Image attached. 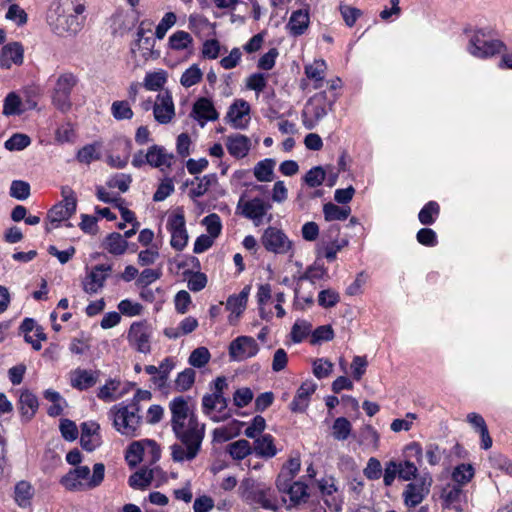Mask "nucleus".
I'll return each mask as SVG.
<instances>
[{
    "instance_id": "13",
    "label": "nucleus",
    "mask_w": 512,
    "mask_h": 512,
    "mask_svg": "<svg viewBox=\"0 0 512 512\" xmlns=\"http://www.w3.org/2000/svg\"><path fill=\"white\" fill-rule=\"evenodd\" d=\"M154 118L160 124L169 123L175 115L172 96L168 91L160 93L153 105Z\"/></svg>"
},
{
    "instance_id": "6",
    "label": "nucleus",
    "mask_w": 512,
    "mask_h": 512,
    "mask_svg": "<svg viewBox=\"0 0 512 512\" xmlns=\"http://www.w3.org/2000/svg\"><path fill=\"white\" fill-rule=\"evenodd\" d=\"M504 44L499 40L487 41L484 39V34L477 31L469 41L467 50L469 53L478 58H488L501 52Z\"/></svg>"
},
{
    "instance_id": "49",
    "label": "nucleus",
    "mask_w": 512,
    "mask_h": 512,
    "mask_svg": "<svg viewBox=\"0 0 512 512\" xmlns=\"http://www.w3.org/2000/svg\"><path fill=\"white\" fill-rule=\"evenodd\" d=\"M111 112L116 120H128L133 117V111L127 101L113 102Z\"/></svg>"
},
{
    "instance_id": "62",
    "label": "nucleus",
    "mask_w": 512,
    "mask_h": 512,
    "mask_svg": "<svg viewBox=\"0 0 512 512\" xmlns=\"http://www.w3.org/2000/svg\"><path fill=\"white\" fill-rule=\"evenodd\" d=\"M132 177L129 174H116L107 181L109 188H118L121 192H126L129 189Z\"/></svg>"
},
{
    "instance_id": "33",
    "label": "nucleus",
    "mask_w": 512,
    "mask_h": 512,
    "mask_svg": "<svg viewBox=\"0 0 512 512\" xmlns=\"http://www.w3.org/2000/svg\"><path fill=\"white\" fill-rule=\"evenodd\" d=\"M350 207H340L331 202L324 204L323 213L326 221L345 220L350 215Z\"/></svg>"
},
{
    "instance_id": "61",
    "label": "nucleus",
    "mask_w": 512,
    "mask_h": 512,
    "mask_svg": "<svg viewBox=\"0 0 512 512\" xmlns=\"http://www.w3.org/2000/svg\"><path fill=\"white\" fill-rule=\"evenodd\" d=\"M203 224L206 226L207 232L209 233L210 237L216 238L221 233V220L217 214L213 213L206 216L203 219Z\"/></svg>"
},
{
    "instance_id": "3",
    "label": "nucleus",
    "mask_w": 512,
    "mask_h": 512,
    "mask_svg": "<svg viewBox=\"0 0 512 512\" xmlns=\"http://www.w3.org/2000/svg\"><path fill=\"white\" fill-rule=\"evenodd\" d=\"M105 475L103 463H96L93 466V474L90 477L88 466H77L66 473L61 479V485L69 491H85L98 487Z\"/></svg>"
},
{
    "instance_id": "29",
    "label": "nucleus",
    "mask_w": 512,
    "mask_h": 512,
    "mask_svg": "<svg viewBox=\"0 0 512 512\" xmlns=\"http://www.w3.org/2000/svg\"><path fill=\"white\" fill-rule=\"evenodd\" d=\"M226 452L233 460L240 461L250 455L253 451L252 445L248 440L240 439L228 444L226 446Z\"/></svg>"
},
{
    "instance_id": "58",
    "label": "nucleus",
    "mask_w": 512,
    "mask_h": 512,
    "mask_svg": "<svg viewBox=\"0 0 512 512\" xmlns=\"http://www.w3.org/2000/svg\"><path fill=\"white\" fill-rule=\"evenodd\" d=\"M30 195L29 183L21 180H14L10 187V196L18 200H25Z\"/></svg>"
},
{
    "instance_id": "46",
    "label": "nucleus",
    "mask_w": 512,
    "mask_h": 512,
    "mask_svg": "<svg viewBox=\"0 0 512 512\" xmlns=\"http://www.w3.org/2000/svg\"><path fill=\"white\" fill-rule=\"evenodd\" d=\"M325 68V62L323 60L315 61L314 64L308 65L305 67V74L309 79H312L316 82L314 85L315 89L321 87L319 83L323 81V72Z\"/></svg>"
},
{
    "instance_id": "9",
    "label": "nucleus",
    "mask_w": 512,
    "mask_h": 512,
    "mask_svg": "<svg viewBox=\"0 0 512 512\" xmlns=\"http://www.w3.org/2000/svg\"><path fill=\"white\" fill-rule=\"evenodd\" d=\"M152 328L147 321L134 322L128 331V340L140 353L148 354L151 351L150 338Z\"/></svg>"
},
{
    "instance_id": "45",
    "label": "nucleus",
    "mask_w": 512,
    "mask_h": 512,
    "mask_svg": "<svg viewBox=\"0 0 512 512\" xmlns=\"http://www.w3.org/2000/svg\"><path fill=\"white\" fill-rule=\"evenodd\" d=\"M439 212V205L435 201H430L420 210L419 221L423 225H431L435 221L434 216H437Z\"/></svg>"
},
{
    "instance_id": "15",
    "label": "nucleus",
    "mask_w": 512,
    "mask_h": 512,
    "mask_svg": "<svg viewBox=\"0 0 512 512\" xmlns=\"http://www.w3.org/2000/svg\"><path fill=\"white\" fill-rule=\"evenodd\" d=\"M112 270L110 265L100 264L96 265L83 281V289L86 293H96L103 287L105 280L108 277V272Z\"/></svg>"
},
{
    "instance_id": "16",
    "label": "nucleus",
    "mask_w": 512,
    "mask_h": 512,
    "mask_svg": "<svg viewBox=\"0 0 512 512\" xmlns=\"http://www.w3.org/2000/svg\"><path fill=\"white\" fill-rule=\"evenodd\" d=\"M24 49L21 43L12 42L4 45L0 53V66L5 69L11 68L13 64L23 63Z\"/></svg>"
},
{
    "instance_id": "55",
    "label": "nucleus",
    "mask_w": 512,
    "mask_h": 512,
    "mask_svg": "<svg viewBox=\"0 0 512 512\" xmlns=\"http://www.w3.org/2000/svg\"><path fill=\"white\" fill-rule=\"evenodd\" d=\"M311 324L307 321H297L291 330V338L294 343L302 342L311 331Z\"/></svg>"
},
{
    "instance_id": "11",
    "label": "nucleus",
    "mask_w": 512,
    "mask_h": 512,
    "mask_svg": "<svg viewBox=\"0 0 512 512\" xmlns=\"http://www.w3.org/2000/svg\"><path fill=\"white\" fill-rule=\"evenodd\" d=\"M340 228L338 225H331L328 230L322 236V249L324 251V257L332 262L336 259L337 252L348 244L347 240H338Z\"/></svg>"
},
{
    "instance_id": "32",
    "label": "nucleus",
    "mask_w": 512,
    "mask_h": 512,
    "mask_svg": "<svg viewBox=\"0 0 512 512\" xmlns=\"http://www.w3.org/2000/svg\"><path fill=\"white\" fill-rule=\"evenodd\" d=\"M243 423L234 420L226 427L216 428L213 431V439L218 442L228 441L240 434Z\"/></svg>"
},
{
    "instance_id": "56",
    "label": "nucleus",
    "mask_w": 512,
    "mask_h": 512,
    "mask_svg": "<svg viewBox=\"0 0 512 512\" xmlns=\"http://www.w3.org/2000/svg\"><path fill=\"white\" fill-rule=\"evenodd\" d=\"M174 192L173 180L170 177H165L158 185L156 192L153 195L155 202L164 201L168 196Z\"/></svg>"
},
{
    "instance_id": "37",
    "label": "nucleus",
    "mask_w": 512,
    "mask_h": 512,
    "mask_svg": "<svg viewBox=\"0 0 512 512\" xmlns=\"http://www.w3.org/2000/svg\"><path fill=\"white\" fill-rule=\"evenodd\" d=\"M78 78L72 72H65L59 75L54 90L71 95L73 88L77 85Z\"/></svg>"
},
{
    "instance_id": "40",
    "label": "nucleus",
    "mask_w": 512,
    "mask_h": 512,
    "mask_svg": "<svg viewBox=\"0 0 512 512\" xmlns=\"http://www.w3.org/2000/svg\"><path fill=\"white\" fill-rule=\"evenodd\" d=\"M175 366V363L173 361L172 358L170 357H167L165 358L161 364L159 365L158 369H159V375L157 376H154L152 378L153 382L159 387V388H163L166 386L167 384V380H168V377H169V374L170 372L172 371V369L174 368Z\"/></svg>"
},
{
    "instance_id": "63",
    "label": "nucleus",
    "mask_w": 512,
    "mask_h": 512,
    "mask_svg": "<svg viewBox=\"0 0 512 512\" xmlns=\"http://www.w3.org/2000/svg\"><path fill=\"white\" fill-rule=\"evenodd\" d=\"M6 18L15 22L18 26H22L27 22V13L17 4L9 6Z\"/></svg>"
},
{
    "instance_id": "30",
    "label": "nucleus",
    "mask_w": 512,
    "mask_h": 512,
    "mask_svg": "<svg viewBox=\"0 0 512 512\" xmlns=\"http://www.w3.org/2000/svg\"><path fill=\"white\" fill-rule=\"evenodd\" d=\"M155 39L152 36H147L142 39H136L134 46L131 48V53L135 54V47L138 49H142V56L145 60L148 59H158L160 57V52L154 49Z\"/></svg>"
},
{
    "instance_id": "59",
    "label": "nucleus",
    "mask_w": 512,
    "mask_h": 512,
    "mask_svg": "<svg viewBox=\"0 0 512 512\" xmlns=\"http://www.w3.org/2000/svg\"><path fill=\"white\" fill-rule=\"evenodd\" d=\"M144 448L140 442H133L130 444L127 453L126 460L131 467H135L142 461V455Z\"/></svg>"
},
{
    "instance_id": "4",
    "label": "nucleus",
    "mask_w": 512,
    "mask_h": 512,
    "mask_svg": "<svg viewBox=\"0 0 512 512\" xmlns=\"http://www.w3.org/2000/svg\"><path fill=\"white\" fill-rule=\"evenodd\" d=\"M138 403L132 402L129 405L123 403L114 406L110 413L113 417L115 429L122 435L134 437L141 423V416L138 414Z\"/></svg>"
},
{
    "instance_id": "34",
    "label": "nucleus",
    "mask_w": 512,
    "mask_h": 512,
    "mask_svg": "<svg viewBox=\"0 0 512 512\" xmlns=\"http://www.w3.org/2000/svg\"><path fill=\"white\" fill-rule=\"evenodd\" d=\"M24 111L22 101L16 93L11 92L5 97L3 104V114L5 116L21 115Z\"/></svg>"
},
{
    "instance_id": "17",
    "label": "nucleus",
    "mask_w": 512,
    "mask_h": 512,
    "mask_svg": "<svg viewBox=\"0 0 512 512\" xmlns=\"http://www.w3.org/2000/svg\"><path fill=\"white\" fill-rule=\"evenodd\" d=\"M238 207L242 208V214L246 218L260 222L271 206L258 197L246 202H243V197H241Z\"/></svg>"
},
{
    "instance_id": "41",
    "label": "nucleus",
    "mask_w": 512,
    "mask_h": 512,
    "mask_svg": "<svg viewBox=\"0 0 512 512\" xmlns=\"http://www.w3.org/2000/svg\"><path fill=\"white\" fill-rule=\"evenodd\" d=\"M203 73L197 64H193L191 67L186 69L180 79L182 86L189 88L196 85L202 79Z\"/></svg>"
},
{
    "instance_id": "23",
    "label": "nucleus",
    "mask_w": 512,
    "mask_h": 512,
    "mask_svg": "<svg viewBox=\"0 0 512 512\" xmlns=\"http://www.w3.org/2000/svg\"><path fill=\"white\" fill-rule=\"evenodd\" d=\"M197 120L215 121L219 114L216 111L213 102L205 97L198 99L193 105V111Z\"/></svg>"
},
{
    "instance_id": "53",
    "label": "nucleus",
    "mask_w": 512,
    "mask_h": 512,
    "mask_svg": "<svg viewBox=\"0 0 512 512\" xmlns=\"http://www.w3.org/2000/svg\"><path fill=\"white\" fill-rule=\"evenodd\" d=\"M474 475V469L470 464H461L457 466L453 473L452 478L458 484L468 483Z\"/></svg>"
},
{
    "instance_id": "52",
    "label": "nucleus",
    "mask_w": 512,
    "mask_h": 512,
    "mask_svg": "<svg viewBox=\"0 0 512 512\" xmlns=\"http://www.w3.org/2000/svg\"><path fill=\"white\" fill-rule=\"evenodd\" d=\"M31 143L28 135L22 133H15L6 142L5 148L9 151L23 150Z\"/></svg>"
},
{
    "instance_id": "39",
    "label": "nucleus",
    "mask_w": 512,
    "mask_h": 512,
    "mask_svg": "<svg viewBox=\"0 0 512 512\" xmlns=\"http://www.w3.org/2000/svg\"><path fill=\"white\" fill-rule=\"evenodd\" d=\"M332 435L336 440H346L352 430L350 421L345 417L336 418L332 426Z\"/></svg>"
},
{
    "instance_id": "44",
    "label": "nucleus",
    "mask_w": 512,
    "mask_h": 512,
    "mask_svg": "<svg viewBox=\"0 0 512 512\" xmlns=\"http://www.w3.org/2000/svg\"><path fill=\"white\" fill-rule=\"evenodd\" d=\"M196 373L192 368H186L180 372L175 380V386L178 391L189 390L195 382Z\"/></svg>"
},
{
    "instance_id": "26",
    "label": "nucleus",
    "mask_w": 512,
    "mask_h": 512,
    "mask_svg": "<svg viewBox=\"0 0 512 512\" xmlns=\"http://www.w3.org/2000/svg\"><path fill=\"white\" fill-rule=\"evenodd\" d=\"M249 292L250 287L245 286L239 294L231 295L227 299L226 308L234 313L237 318L246 308Z\"/></svg>"
},
{
    "instance_id": "2",
    "label": "nucleus",
    "mask_w": 512,
    "mask_h": 512,
    "mask_svg": "<svg viewBox=\"0 0 512 512\" xmlns=\"http://www.w3.org/2000/svg\"><path fill=\"white\" fill-rule=\"evenodd\" d=\"M85 10L79 0H56L48 10L47 22L52 31L58 36H75L83 26L79 20Z\"/></svg>"
},
{
    "instance_id": "19",
    "label": "nucleus",
    "mask_w": 512,
    "mask_h": 512,
    "mask_svg": "<svg viewBox=\"0 0 512 512\" xmlns=\"http://www.w3.org/2000/svg\"><path fill=\"white\" fill-rule=\"evenodd\" d=\"M317 385L313 381H305L297 390V393L290 403L292 412L302 413L308 406L309 397L315 392Z\"/></svg>"
},
{
    "instance_id": "8",
    "label": "nucleus",
    "mask_w": 512,
    "mask_h": 512,
    "mask_svg": "<svg viewBox=\"0 0 512 512\" xmlns=\"http://www.w3.org/2000/svg\"><path fill=\"white\" fill-rule=\"evenodd\" d=\"M261 242L267 251L276 254H286L292 248V242L285 233L275 227H268L264 231Z\"/></svg>"
},
{
    "instance_id": "42",
    "label": "nucleus",
    "mask_w": 512,
    "mask_h": 512,
    "mask_svg": "<svg viewBox=\"0 0 512 512\" xmlns=\"http://www.w3.org/2000/svg\"><path fill=\"white\" fill-rule=\"evenodd\" d=\"M192 42V36L186 31H176L169 38V46L174 50L186 49Z\"/></svg>"
},
{
    "instance_id": "5",
    "label": "nucleus",
    "mask_w": 512,
    "mask_h": 512,
    "mask_svg": "<svg viewBox=\"0 0 512 512\" xmlns=\"http://www.w3.org/2000/svg\"><path fill=\"white\" fill-rule=\"evenodd\" d=\"M332 109V101L327 99L325 92H320L311 97L302 111L303 124L307 129H312L315 123L325 117Z\"/></svg>"
},
{
    "instance_id": "57",
    "label": "nucleus",
    "mask_w": 512,
    "mask_h": 512,
    "mask_svg": "<svg viewBox=\"0 0 512 512\" xmlns=\"http://www.w3.org/2000/svg\"><path fill=\"white\" fill-rule=\"evenodd\" d=\"M266 427L264 417L257 415L253 418L252 423L245 429L244 435L251 439L258 438Z\"/></svg>"
},
{
    "instance_id": "36",
    "label": "nucleus",
    "mask_w": 512,
    "mask_h": 512,
    "mask_svg": "<svg viewBox=\"0 0 512 512\" xmlns=\"http://www.w3.org/2000/svg\"><path fill=\"white\" fill-rule=\"evenodd\" d=\"M274 165L275 161L272 159H265L258 162L254 167V176L261 182L272 181Z\"/></svg>"
},
{
    "instance_id": "48",
    "label": "nucleus",
    "mask_w": 512,
    "mask_h": 512,
    "mask_svg": "<svg viewBox=\"0 0 512 512\" xmlns=\"http://www.w3.org/2000/svg\"><path fill=\"white\" fill-rule=\"evenodd\" d=\"M184 275H189L187 286L193 292H199L207 285V276L202 272L185 271Z\"/></svg>"
},
{
    "instance_id": "10",
    "label": "nucleus",
    "mask_w": 512,
    "mask_h": 512,
    "mask_svg": "<svg viewBox=\"0 0 512 512\" xmlns=\"http://www.w3.org/2000/svg\"><path fill=\"white\" fill-rule=\"evenodd\" d=\"M259 351L256 340L249 336H239L229 345V356L232 360L242 361L255 356Z\"/></svg>"
},
{
    "instance_id": "24",
    "label": "nucleus",
    "mask_w": 512,
    "mask_h": 512,
    "mask_svg": "<svg viewBox=\"0 0 512 512\" xmlns=\"http://www.w3.org/2000/svg\"><path fill=\"white\" fill-rule=\"evenodd\" d=\"M228 152L236 157L243 158L245 157L250 149V140L248 137L236 134L229 136L226 142Z\"/></svg>"
},
{
    "instance_id": "38",
    "label": "nucleus",
    "mask_w": 512,
    "mask_h": 512,
    "mask_svg": "<svg viewBox=\"0 0 512 512\" xmlns=\"http://www.w3.org/2000/svg\"><path fill=\"white\" fill-rule=\"evenodd\" d=\"M153 480V470H139L129 477V485L134 489H146Z\"/></svg>"
},
{
    "instance_id": "12",
    "label": "nucleus",
    "mask_w": 512,
    "mask_h": 512,
    "mask_svg": "<svg viewBox=\"0 0 512 512\" xmlns=\"http://www.w3.org/2000/svg\"><path fill=\"white\" fill-rule=\"evenodd\" d=\"M431 482V478H423L419 482L407 484L403 492L404 504L408 508H413L419 505L429 493V486L431 485Z\"/></svg>"
},
{
    "instance_id": "18",
    "label": "nucleus",
    "mask_w": 512,
    "mask_h": 512,
    "mask_svg": "<svg viewBox=\"0 0 512 512\" xmlns=\"http://www.w3.org/2000/svg\"><path fill=\"white\" fill-rule=\"evenodd\" d=\"M38 408L37 396L28 389L22 390L18 400V409L22 420L29 422L35 416Z\"/></svg>"
},
{
    "instance_id": "64",
    "label": "nucleus",
    "mask_w": 512,
    "mask_h": 512,
    "mask_svg": "<svg viewBox=\"0 0 512 512\" xmlns=\"http://www.w3.org/2000/svg\"><path fill=\"white\" fill-rule=\"evenodd\" d=\"M363 473L365 477L369 480H377L382 475V466L380 461L377 458L371 457L367 466L364 468Z\"/></svg>"
},
{
    "instance_id": "50",
    "label": "nucleus",
    "mask_w": 512,
    "mask_h": 512,
    "mask_svg": "<svg viewBox=\"0 0 512 512\" xmlns=\"http://www.w3.org/2000/svg\"><path fill=\"white\" fill-rule=\"evenodd\" d=\"M325 177V170L321 166H316L305 174L303 180L309 187H317L324 182Z\"/></svg>"
},
{
    "instance_id": "35",
    "label": "nucleus",
    "mask_w": 512,
    "mask_h": 512,
    "mask_svg": "<svg viewBox=\"0 0 512 512\" xmlns=\"http://www.w3.org/2000/svg\"><path fill=\"white\" fill-rule=\"evenodd\" d=\"M327 279H329L327 268L317 262L307 267L305 272L299 277V280H308L313 284L318 280Z\"/></svg>"
},
{
    "instance_id": "1",
    "label": "nucleus",
    "mask_w": 512,
    "mask_h": 512,
    "mask_svg": "<svg viewBox=\"0 0 512 512\" xmlns=\"http://www.w3.org/2000/svg\"><path fill=\"white\" fill-rule=\"evenodd\" d=\"M169 408L172 415V431L178 440V443L171 446L172 460L174 462L192 461L201 451L205 437V424L198 421L182 396L174 398Z\"/></svg>"
},
{
    "instance_id": "51",
    "label": "nucleus",
    "mask_w": 512,
    "mask_h": 512,
    "mask_svg": "<svg viewBox=\"0 0 512 512\" xmlns=\"http://www.w3.org/2000/svg\"><path fill=\"white\" fill-rule=\"evenodd\" d=\"M340 301V295L333 289H324L318 295V304L323 308H332Z\"/></svg>"
},
{
    "instance_id": "7",
    "label": "nucleus",
    "mask_w": 512,
    "mask_h": 512,
    "mask_svg": "<svg viewBox=\"0 0 512 512\" xmlns=\"http://www.w3.org/2000/svg\"><path fill=\"white\" fill-rule=\"evenodd\" d=\"M185 223V216L181 210L170 215L167 221V229L171 233L170 244L177 251H182L188 242L189 237Z\"/></svg>"
},
{
    "instance_id": "25",
    "label": "nucleus",
    "mask_w": 512,
    "mask_h": 512,
    "mask_svg": "<svg viewBox=\"0 0 512 512\" xmlns=\"http://www.w3.org/2000/svg\"><path fill=\"white\" fill-rule=\"evenodd\" d=\"M76 212V207L72 203L65 204L59 202L54 205L47 213V219L51 225L58 224L63 220L70 218Z\"/></svg>"
},
{
    "instance_id": "14",
    "label": "nucleus",
    "mask_w": 512,
    "mask_h": 512,
    "mask_svg": "<svg viewBox=\"0 0 512 512\" xmlns=\"http://www.w3.org/2000/svg\"><path fill=\"white\" fill-rule=\"evenodd\" d=\"M175 156L168 153L167 150L160 145H152L145 153V161L153 168H159L164 171V167L170 168Z\"/></svg>"
},
{
    "instance_id": "47",
    "label": "nucleus",
    "mask_w": 512,
    "mask_h": 512,
    "mask_svg": "<svg viewBox=\"0 0 512 512\" xmlns=\"http://www.w3.org/2000/svg\"><path fill=\"white\" fill-rule=\"evenodd\" d=\"M287 494H289L290 500L295 504L305 502L309 497L308 486L301 481L294 482Z\"/></svg>"
},
{
    "instance_id": "20",
    "label": "nucleus",
    "mask_w": 512,
    "mask_h": 512,
    "mask_svg": "<svg viewBox=\"0 0 512 512\" xmlns=\"http://www.w3.org/2000/svg\"><path fill=\"white\" fill-rule=\"evenodd\" d=\"M250 113V105L247 101L243 99H237L234 103L229 107L226 118H228L233 126L238 129H243L246 127L248 120L243 121V117L249 115Z\"/></svg>"
},
{
    "instance_id": "28",
    "label": "nucleus",
    "mask_w": 512,
    "mask_h": 512,
    "mask_svg": "<svg viewBox=\"0 0 512 512\" xmlns=\"http://www.w3.org/2000/svg\"><path fill=\"white\" fill-rule=\"evenodd\" d=\"M194 181H198V184L195 188L189 191V197L191 199L202 197L212 185L217 183L218 179L215 173H211L204 175L201 178L195 177V179L191 181L190 184H194Z\"/></svg>"
},
{
    "instance_id": "31",
    "label": "nucleus",
    "mask_w": 512,
    "mask_h": 512,
    "mask_svg": "<svg viewBox=\"0 0 512 512\" xmlns=\"http://www.w3.org/2000/svg\"><path fill=\"white\" fill-rule=\"evenodd\" d=\"M97 382V375L92 371L78 369L74 372L72 386L80 390H86Z\"/></svg>"
},
{
    "instance_id": "54",
    "label": "nucleus",
    "mask_w": 512,
    "mask_h": 512,
    "mask_svg": "<svg viewBox=\"0 0 512 512\" xmlns=\"http://www.w3.org/2000/svg\"><path fill=\"white\" fill-rule=\"evenodd\" d=\"M32 496V487L26 481H20L15 486V500L20 506H25Z\"/></svg>"
},
{
    "instance_id": "60",
    "label": "nucleus",
    "mask_w": 512,
    "mask_h": 512,
    "mask_svg": "<svg viewBox=\"0 0 512 512\" xmlns=\"http://www.w3.org/2000/svg\"><path fill=\"white\" fill-rule=\"evenodd\" d=\"M176 20V15L173 12H167L156 27V38L163 39L167 31L176 23Z\"/></svg>"
},
{
    "instance_id": "22",
    "label": "nucleus",
    "mask_w": 512,
    "mask_h": 512,
    "mask_svg": "<svg viewBox=\"0 0 512 512\" xmlns=\"http://www.w3.org/2000/svg\"><path fill=\"white\" fill-rule=\"evenodd\" d=\"M252 451L259 457L270 459L277 454L274 438L271 434H261L253 442Z\"/></svg>"
},
{
    "instance_id": "21",
    "label": "nucleus",
    "mask_w": 512,
    "mask_h": 512,
    "mask_svg": "<svg viewBox=\"0 0 512 512\" xmlns=\"http://www.w3.org/2000/svg\"><path fill=\"white\" fill-rule=\"evenodd\" d=\"M310 24L308 9H299L291 14L287 28L292 36H300L305 33Z\"/></svg>"
},
{
    "instance_id": "27",
    "label": "nucleus",
    "mask_w": 512,
    "mask_h": 512,
    "mask_svg": "<svg viewBox=\"0 0 512 512\" xmlns=\"http://www.w3.org/2000/svg\"><path fill=\"white\" fill-rule=\"evenodd\" d=\"M104 248L113 255H122L126 252L128 242L120 233L113 232L107 235L103 242Z\"/></svg>"
},
{
    "instance_id": "43",
    "label": "nucleus",
    "mask_w": 512,
    "mask_h": 512,
    "mask_svg": "<svg viewBox=\"0 0 512 512\" xmlns=\"http://www.w3.org/2000/svg\"><path fill=\"white\" fill-rule=\"evenodd\" d=\"M211 354L206 347H198L194 349L188 359L191 366L195 368L204 367L210 360Z\"/></svg>"
}]
</instances>
